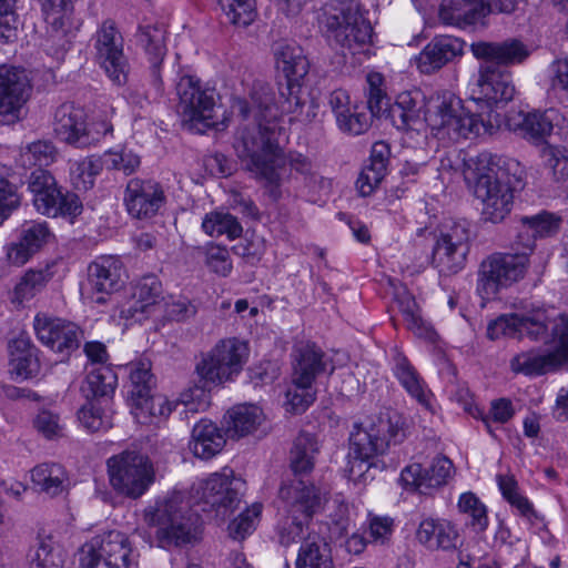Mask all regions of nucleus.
Listing matches in <instances>:
<instances>
[{
  "instance_id": "nucleus-1",
  "label": "nucleus",
  "mask_w": 568,
  "mask_h": 568,
  "mask_svg": "<svg viewBox=\"0 0 568 568\" xmlns=\"http://www.w3.org/2000/svg\"><path fill=\"white\" fill-rule=\"evenodd\" d=\"M252 108L241 103L243 116L254 112L257 124L243 128L234 143L242 164L256 178L270 184L277 182L276 172L281 159L278 144L280 128L276 123L277 108L271 105L272 91L268 85L254 87L251 94Z\"/></svg>"
},
{
  "instance_id": "nucleus-2",
  "label": "nucleus",
  "mask_w": 568,
  "mask_h": 568,
  "mask_svg": "<svg viewBox=\"0 0 568 568\" xmlns=\"http://www.w3.org/2000/svg\"><path fill=\"white\" fill-rule=\"evenodd\" d=\"M144 523L154 528L160 548L195 545L202 539L203 520L181 491H172L143 510Z\"/></svg>"
},
{
  "instance_id": "nucleus-3",
  "label": "nucleus",
  "mask_w": 568,
  "mask_h": 568,
  "mask_svg": "<svg viewBox=\"0 0 568 568\" xmlns=\"http://www.w3.org/2000/svg\"><path fill=\"white\" fill-rule=\"evenodd\" d=\"M550 328L552 352L559 362L568 364V313L551 317L544 307L525 306L524 313L504 314L487 326V336L538 339Z\"/></svg>"
},
{
  "instance_id": "nucleus-4",
  "label": "nucleus",
  "mask_w": 568,
  "mask_h": 568,
  "mask_svg": "<svg viewBox=\"0 0 568 568\" xmlns=\"http://www.w3.org/2000/svg\"><path fill=\"white\" fill-rule=\"evenodd\" d=\"M517 166L516 161L489 152L478 154L474 193L481 201V216L485 221L499 223L510 213L514 191L509 174Z\"/></svg>"
},
{
  "instance_id": "nucleus-5",
  "label": "nucleus",
  "mask_w": 568,
  "mask_h": 568,
  "mask_svg": "<svg viewBox=\"0 0 568 568\" xmlns=\"http://www.w3.org/2000/svg\"><path fill=\"white\" fill-rule=\"evenodd\" d=\"M428 125L437 134L450 140L468 139L481 134H493L499 125V115L468 106L460 111L459 101L453 95L444 97L429 113Z\"/></svg>"
},
{
  "instance_id": "nucleus-6",
  "label": "nucleus",
  "mask_w": 568,
  "mask_h": 568,
  "mask_svg": "<svg viewBox=\"0 0 568 568\" xmlns=\"http://www.w3.org/2000/svg\"><path fill=\"white\" fill-rule=\"evenodd\" d=\"M406 436V419L397 412L382 413L368 424H355L349 434V453L365 458L384 455L390 444Z\"/></svg>"
},
{
  "instance_id": "nucleus-7",
  "label": "nucleus",
  "mask_w": 568,
  "mask_h": 568,
  "mask_svg": "<svg viewBox=\"0 0 568 568\" xmlns=\"http://www.w3.org/2000/svg\"><path fill=\"white\" fill-rule=\"evenodd\" d=\"M106 468L111 487L131 499L143 496L155 480L151 459L138 450H123L111 456Z\"/></svg>"
},
{
  "instance_id": "nucleus-8",
  "label": "nucleus",
  "mask_w": 568,
  "mask_h": 568,
  "mask_svg": "<svg viewBox=\"0 0 568 568\" xmlns=\"http://www.w3.org/2000/svg\"><path fill=\"white\" fill-rule=\"evenodd\" d=\"M325 26L328 37L353 54L359 52L372 38L373 28L356 2L331 3L325 11Z\"/></svg>"
},
{
  "instance_id": "nucleus-9",
  "label": "nucleus",
  "mask_w": 568,
  "mask_h": 568,
  "mask_svg": "<svg viewBox=\"0 0 568 568\" xmlns=\"http://www.w3.org/2000/svg\"><path fill=\"white\" fill-rule=\"evenodd\" d=\"M248 355L246 342L236 337L224 338L201 355L195 373L205 384L223 385L240 375Z\"/></svg>"
},
{
  "instance_id": "nucleus-10",
  "label": "nucleus",
  "mask_w": 568,
  "mask_h": 568,
  "mask_svg": "<svg viewBox=\"0 0 568 568\" xmlns=\"http://www.w3.org/2000/svg\"><path fill=\"white\" fill-rule=\"evenodd\" d=\"M526 250L517 253H494L481 261L476 290L485 298H494L501 290L520 282L530 265Z\"/></svg>"
},
{
  "instance_id": "nucleus-11",
  "label": "nucleus",
  "mask_w": 568,
  "mask_h": 568,
  "mask_svg": "<svg viewBox=\"0 0 568 568\" xmlns=\"http://www.w3.org/2000/svg\"><path fill=\"white\" fill-rule=\"evenodd\" d=\"M242 481L232 470L211 474L193 484L190 498L193 504L214 518L224 520L241 501Z\"/></svg>"
},
{
  "instance_id": "nucleus-12",
  "label": "nucleus",
  "mask_w": 568,
  "mask_h": 568,
  "mask_svg": "<svg viewBox=\"0 0 568 568\" xmlns=\"http://www.w3.org/2000/svg\"><path fill=\"white\" fill-rule=\"evenodd\" d=\"M139 555L122 531L109 530L92 537L80 552V568H132Z\"/></svg>"
},
{
  "instance_id": "nucleus-13",
  "label": "nucleus",
  "mask_w": 568,
  "mask_h": 568,
  "mask_svg": "<svg viewBox=\"0 0 568 568\" xmlns=\"http://www.w3.org/2000/svg\"><path fill=\"white\" fill-rule=\"evenodd\" d=\"M469 100L490 114H497L495 110L504 108L516 94L511 73L505 68L483 61L478 68L477 77L469 84Z\"/></svg>"
},
{
  "instance_id": "nucleus-14",
  "label": "nucleus",
  "mask_w": 568,
  "mask_h": 568,
  "mask_svg": "<svg viewBox=\"0 0 568 568\" xmlns=\"http://www.w3.org/2000/svg\"><path fill=\"white\" fill-rule=\"evenodd\" d=\"M179 97V112L183 124L189 130L203 131L215 128L213 113L215 106V92L211 88H204L197 78L182 75L176 83Z\"/></svg>"
},
{
  "instance_id": "nucleus-15",
  "label": "nucleus",
  "mask_w": 568,
  "mask_h": 568,
  "mask_svg": "<svg viewBox=\"0 0 568 568\" xmlns=\"http://www.w3.org/2000/svg\"><path fill=\"white\" fill-rule=\"evenodd\" d=\"M276 70L286 80L285 88L281 87L280 108L283 112L295 113L302 105L300 95L302 82L310 70V63L304 50L296 43L280 42L274 48Z\"/></svg>"
},
{
  "instance_id": "nucleus-16",
  "label": "nucleus",
  "mask_w": 568,
  "mask_h": 568,
  "mask_svg": "<svg viewBox=\"0 0 568 568\" xmlns=\"http://www.w3.org/2000/svg\"><path fill=\"white\" fill-rule=\"evenodd\" d=\"M29 190L36 210L45 216H77L82 211L79 196L74 193H63L54 176L43 169H36L29 179Z\"/></svg>"
},
{
  "instance_id": "nucleus-17",
  "label": "nucleus",
  "mask_w": 568,
  "mask_h": 568,
  "mask_svg": "<svg viewBox=\"0 0 568 568\" xmlns=\"http://www.w3.org/2000/svg\"><path fill=\"white\" fill-rule=\"evenodd\" d=\"M469 223L466 220L449 221L442 225L433 248V265L442 275L462 271L469 252Z\"/></svg>"
},
{
  "instance_id": "nucleus-18",
  "label": "nucleus",
  "mask_w": 568,
  "mask_h": 568,
  "mask_svg": "<svg viewBox=\"0 0 568 568\" xmlns=\"http://www.w3.org/2000/svg\"><path fill=\"white\" fill-rule=\"evenodd\" d=\"M92 41L99 65L114 84L124 85L128 82L130 64L123 50V37L115 22L103 21Z\"/></svg>"
},
{
  "instance_id": "nucleus-19",
  "label": "nucleus",
  "mask_w": 568,
  "mask_h": 568,
  "mask_svg": "<svg viewBox=\"0 0 568 568\" xmlns=\"http://www.w3.org/2000/svg\"><path fill=\"white\" fill-rule=\"evenodd\" d=\"M40 1L47 23V36L42 45L48 54L52 55L57 61H61L70 44L68 31L71 26L73 0Z\"/></svg>"
},
{
  "instance_id": "nucleus-20",
  "label": "nucleus",
  "mask_w": 568,
  "mask_h": 568,
  "mask_svg": "<svg viewBox=\"0 0 568 568\" xmlns=\"http://www.w3.org/2000/svg\"><path fill=\"white\" fill-rule=\"evenodd\" d=\"M31 92L26 70L0 65V122L10 124L20 120L23 105Z\"/></svg>"
},
{
  "instance_id": "nucleus-21",
  "label": "nucleus",
  "mask_w": 568,
  "mask_h": 568,
  "mask_svg": "<svg viewBox=\"0 0 568 568\" xmlns=\"http://www.w3.org/2000/svg\"><path fill=\"white\" fill-rule=\"evenodd\" d=\"M54 237L47 222L27 221L21 224L18 236L4 247L7 262L16 267L27 264Z\"/></svg>"
},
{
  "instance_id": "nucleus-22",
  "label": "nucleus",
  "mask_w": 568,
  "mask_h": 568,
  "mask_svg": "<svg viewBox=\"0 0 568 568\" xmlns=\"http://www.w3.org/2000/svg\"><path fill=\"white\" fill-rule=\"evenodd\" d=\"M283 511L303 519H311L322 506L320 489L310 481L294 477L282 483L278 490Z\"/></svg>"
},
{
  "instance_id": "nucleus-23",
  "label": "nucleus",
  "mask_w": 568,
  "mask_h": 568,
  "mask_svg": "<svg viewBox=\"0 0 568 568\" xmlns=\"http://www.w3.org/2000/svg\"><path fill=\"white\" fill-rule=\"evenodd\" d=\"M453 474V463L445 456H437L427 469L418 463L407 465L402 470L399 480L406 489L428 494L430 489L446 485Z\"/></svg>"
},
{
  "instance_id": "nucleus-24",
  "label": "nucleus",
  "mask_w": 568,
  "mask_h": 568,
  "mask_svg": "<svg viewBox=\"0 0 568 568\" xmlns=\"http://www.w3.org/2000/svg\"><path fill=\"white\" fill-rule=\"evenodd\" d=\"M165 203L162 186L152 180L131 179L125 189L124 204L134 219L154 216Z\"/></svg>"
},
{
  "instance_id": "nucleus-25",
  "label": "nucleus",
  "mask_w": 568,
  "mask_h": 568,
  "mask_svg": "<svg viewBox=\"0 0 568 568\" xmlns=\"http://www.w3.org/2000/svg\"><path fill=\"white\" fill-rule=\"evenodd\" d=\"M33 327L38 339L57 353L75 349L82 334L77 324L45 314H38L34 317Z\"/></svg>"
},
{
  "instance_id": "nucleus-26",
  "label": "nucleus",
  "mask_w": 568,
  "mask_h": 568,
  "mask_svg": "<svg viewBox=\"0 0 568 568\" xmlns=\"http://www.w3.org/2000/svg\"><path fill=\"white\" fill-rule=\"evenodd\" d=\"M123 265L114 256H100L88 267V293L95 303H104L105 297L122 286Z\"/></svg>"
},
{
  "instance_id": "nucleus-27",
  "label": "nucleus",
  "mask_w": 568,
  "mask_h": 568,
  "mask_svg": "<svg viewBox=\"0 0 568 568\" xmlns=\"http://www.w3.org/2000/svg\"><path fill=\"white\" fill-rule=\"evenodd\" d=\"M465 42L453 36H437L428 42L416 58L417 69L433 74L464 54Z\"/></svg>"
},
{
  "instance_id": "nucleus-28",
  "label": "nucleus",
  "mask_w": 568,
  "mask_h": 568,
  "mask_svg": "<svg viewBox=\"0 0 568 568\" xmlns=\"http://www.w3.org/2000/svg\"><path fill=\"white\" fill-rule=\"evenodd\" d=\"M425 95L418 89L403 91L396 97L389 114L393 124L398 130L419 131L425 122L428 123V115H424Z\"/></svg>"
},
{
  "instance_id": "nucleus-29",
  "label": "nucleus",
  "mask_w": 568,
  "mask_h": 568,
  "mask_svg": "<svg viewBox=\"0 0 568 568\" xmlns=\"http://www.w3.org/2000/svg\"><path fill=\"white\" fill-rule=\"evenodd\" d=\"M87 113L83 108L73 103H63L54 112L53 130L63 142L75 146L85 148L89 138L84 135Z\"/></svg>"
},
{
  "instance_id": "nucleus-30",
  "label": "nucleus",
  "mask_w": 568,
  "mask_h": 568,
  "mask_svg": "<svg viewBox=\"0 0 568 568\" xmlns=\"http://www.w3.org/2000/svg\"><path fill=\"white\" fill-rule=\"evenodd\" d=\"M561 219L554 213L542 211L536 215L521 216L518 220L515 243L518 248L531 254L539 237L552 236L559 231Z\"/></svg>"
},
{
  "instance_id": "nucleus-31",
  "label": "nucleus",
  "mask_w": 568,
  "mask_h": 568,
  "mask_svg": "<svg viewBox=\"0 0 568 568\" xmlns=\"http://www.w3.org/2000/svg\"><path fill=\"white\" fill-rule=\"evenodd\" d=\"M489 10L486 0H443L438 16L444 24L465 28L484 24Z\"/></svg>"
},
{
  "instance_id": "nucleus-32",
  "label": "nucleus",
  "mask_w": 568,
  "mask_h": 568,
  "mask_svg": "<svg viewBox=\"0 0 568 568\" xmlns=\"http://www.w3.org/2000/svg\"><path fill=\"white\" fill-rule=\"evenodd\" d=\"M554 110L518 112L509 119L510 128L536 145H545L554 129Z\"/></svg>"
},
{
  "instance_id": "nucleus-33",
  "label": "nucleus",
  "mask_w": 568,
  "mask_h": 568,
  "mask_svg": "<svg viewBox=\"0 0 568 568\" xmlns=\"http://www.w3.org/2000/svg\"><path fill=\"white\" fill-rule=\"evenodd\" d=\"M417 540L429 549L454 550L457 548L459 532L448 519H423L416 530Z\"/></svg>"
},
{
  "instance_id": "nucleus-34",
  "label": "nucleus",
  "mask_w": 568,
  "mask_h": 568,
  "mask_svg": "<svg viewBox=\"0 0 568 568\" xmlns=\"http://www.w3.org/2000/svg\"><path fill=\"white\" fill-rule=\"evenodd\" d=\"M473 54L483 61H491L504 68V65L518 64L525 61L529 51L518 40L504 42H475L470 47Z\"/></svg>"
},
{
  "instance_id": "nucleus-35",
  "label": "nucleus",
  "mask_w": 568,
  "mask_h": 568,
  "mask_svg": "<svg viewBox=\"0 0 568 568\" xmlns=\"http://www.w3.org/2000/svg\"><path fill=\"white\" fill-rule=\"evenodd\" d=\"M165 34L166 30L163 24L142 26L138 32V42L148 55L151 63L153 82L158 89H161L162 87L160 65L168 51Z\"/></svg>"
},
{
  "instance_id": "nucleus-36",
  "label": "nucleus",
  "mask_w": 568,
  "mask_h": 568,
  "mask_svg": "<svg viewBox=\"0 0 568 568\" xmlns=\"http://www.w3.org/2000/svg\"><path fill=\"white\" fill-rule=\"evenodd\" d=\"M264 420V414L255 405H236L223 417L225 435L237 439L255 432Z\"/></svg>"
},
{
  "instance_id": "nucleus-37",
  "label": "nucleus",
  "mask_w": 568,
  "mask_h": 568,
  "mask_svg": "<svg viewBox=\"0 0 568 568\" xmlns=\"http://www.w3.org/2000/svg\"><path fill=\"white\" fill-rule=\"evenodd\" d=\"M295 352L294 381L313 385L315 378L326 371L327 361L324 352L313 343L301 344Z\"/></svg>"
},
{
  "instance_id": "nucleus-38",
  "label": "nucleus",
  "mask_w": 568,
  "mask_h": 568,
  "mask_svg": "<svg viewBox=\"0 0 568 568\" xmlns=\"http://www.w3.org/2000/svg\"><path fill=\"white\" fill-rule=\"evenodd\" d=\"M225 432L209 419H201L192 430L190 449L195 457L210 459L219 454L225 445Z\"/></svg>"
},
{
  "instance_id": "nucleus-39",
  "label": "nucleus",
  "mask_w": 568,
  "mask_h": 568,
  "mask_svg": "<svg viewBox=\"0 0 568 568\" xmlns=\"http://www.w3.org/2000/svg\"><path fill=\"white\" fill-rule=\"evenodd\" d=\"M36 348L30 339L18 336L9 343L10 373L17 378L28 379L39 371V361Z\"/></svg>"
},
{
  "instance_id": "nucleus-40",
  "label": "nucleus",
  "mask_w": 568,
  "mask_h": 568,
  "mask_svg": "<svg viewBox=\"0 0 568 568\" xmlns=\"http://www.w3.org/2000/svg\"><path fill=\"white\" fill-rule=\"evenodd\" d=\"M163 300L162 283L155 275H145L136 281L132 292L133 314H151Z\"/></svg>"
},
{
  "instance_id": "nucleus-41",
  "label": "nucleus",
  "mask_w": 568,
  "mask_h": 568,
  "mask_svg": "<svg viewBox=\"0 0 568 568\" xmlns=\"http://www.w3.org/2000/svg\"><path fill=\"white\" fill-rule=\"evenodd\" d=\"M318 450V444L312 435L301 433L295 438L290 453V466L295 477L313 470Z\"/></svg>"
},
{
  "instance_id": "nucleus-42",
  "label": "nucleus",
  "mask_w": 568,
  "mask_h": 568,
  "mask_svg": "<svg viewBox=\"0 0 568 568\" xmlns=\"http://www.w3.org/2000/svg\"><path fill=\"white\" fill-rule=\"evenodd\" d=\"M562 364L556 357L554 352L540 353L529 351L520 353L513 357L510 367L515 373L525 375H540L552 371Z\"/></svg>"
},
{
  "instance_id": "nucleus-43",
  "label": "nucleus",
  "mask_w": 568,
  "mask_h": 568,
  "mask_svg": "<svg viewBox=\"0 0 568 568\" xmlns=\"http://www.w3.org/2000/svg\"><path fill=\"white\" fill-rule=\"evenodd\" d=\"M31 480L40 491L53 497L64 490L68 476L60 464L43 463L31 470Z\"/></svg>"
},
{
  "instance_id": "nucleus-44",
  "label": "nucleus",
  "mask_w": 568,
  "mask_h": 568,
  "mask_svg": "<svg viewBox=\"0 0 568 568\" xmlns=\"http://www.w3.org/2000/svg\"><path fill=\"white\" fill-rule=\"evenodd\" d=\"M295 568H335L332 557L320 536H307L302 542Z\"/></svg>"
},
{
  "instance_id": "nucleus-45",
  "label": "nucleus",
  "mask_w": 568,
  "mask_h": 568,
  "mask_svg": "<svg viewBox=\"0 0 568 568\" xmlns=\"http://www.w3.org/2000/svg\"><path fill=\"white\" fill-rule=\"evenodd\" d=\"M131 406L135 418L142 424L152 423L154 417L166 418L175 409V404L165 396L150 395V393L132 400Z\"/></svg>"
},
{
  "instance_id": "nucleus-46",
  "label": "nucleus",
  "mask_w": 568,
  "mask_h": 568,
  "mask_svg": "<svg viewBox=\"0 0 568 568\" xmlns=\"http://www.w3.org/2000/svg\"><path fill=\"white\" fill-rule=\"evenodd\" d=\"M397 304L408 329L420 338H425L427 341L435 339V331L422 318L419 307L410 293L403 292L402 294H398Z\"/></svg>"
},
{
  "instance_id": "nucleus-47",
  "label": "nucleus",
  "mask_w": 568,
  "mask_h": 568,
  "mask_svg": "<svg viewBox=\"0 0 568 568\" xmlns=\"http://www.w3.org/2000/svg\"><path fill=\"white\" fill-rule=\"evenodd\" d=\"M394 374L406 392L420 404L427 403L428 390L415 367L405 356L395 358Z\"/></svg>"
},
{
  "instance_id": "nucleus-48",
  "label": "nucleus",
  "mask_w": 568,
  "mask_h": 568,
  "mask_svg": "<svg viewBox=\"0 0 568 568\" xmlns=\"http://www.w3.org/2000/svg\"><path fill=\"white\" fill-rule=\"evenodd\" d=\"M458 513L466 516V526L477 534L484 532L488 525L486 505L471 491L463 493L457 501Z\"/></svg>"
},
{
  "instance_id": "nucleus-49",
  "label": "nucleus",
  "mask_w": 568,
  "mask_h": 568,
  "mask_svg": "<svg viewBox=\"0 0 568 568\" xmlns=\"http://www.w3.org/2000/svg\"><path fill=\"white\" fill-rule=\"evenodd\" d=\"M202 230L211 237L226 235L230 240L240 237L243 232V227L237 219L223 211H213L205 214L202 221Z\"/></svg>"
},
{
  "instance_id": "nucleus-50",
  "label": "nucleus",
  "mask_w": 568,
  "mask_h": 568,
  "mask_svg": "<svg viewBox=\"0 0 568 568\" xmlns=\"http://www.w3.org/2000/svg\"><path fill=\"white\" fill-rule=\"evenodd\" d=\"M52 265L30 268L14 287V300L19 303L31 300L52 278Z\"/></svg>"
},
{
  "instance_id": "nucleus-51",
  "label": "nucleus",
  "mask_w": 568,
  "mask_h": 568,
  "mask_svg": "<svg viewBox=\"0 0 568 568\" xmlns=\"http://www.w3.org/2000/svg\"><path fill=\"white\" fill-rule=\"evenodd\" d=\"M62 547L51 537H41L34 552L30 556L29 568H63Z\"/></svg>"
},
{
  "instance_id": "nucleus-52",
  "label": "nucleus",
  "mask_w": 568,
  "mask_h": 568,
  "mask_svg": "<svg viewBox=\"0 0 568 568\" xmlns=\"http://www.w3.org/2000/svg\"><path fill=\"white\" fill-rule=\"evenodd\" d=\"M103 169L101 159L88 156L74 161L70 166L71 182L79 191H88L94 185L95 178Z\"/></svg>"
},
{
  "instance_id": "nucleus-53",
  "label": "nucleus",
  "mask_w": 568,
  "mask_h": 568,
  "mask_svg": "<svg viewBox=\"0 0 568 568\" xmlns=\"http://www.w3.org/2000/svg\"><path fill=\"white\" fill-rule=\"evenodd\" d=\"M126 369L131 382L130 400L148 395L153 384L151 363L148 359H140L128 364Z\"/></svg>"
},
{
  "instance_id": "nucleus-54",
  "label": "nucleus",
  "mask_w": 568,
  "mask_h": 568,
  "mask_svg": "<svg viewBox=\"0 0 568 568\" xmlns=\"http://www.w3.org/2000/svg\"><path fill=\"white\" fill-rule=\"evenodd\" d=\"M114 108L110 103H104L99 113L94 114L90 124L85 122L84 135L89 140L85 148L100 143L108 135L113 133L112 118L114 115Z\"/></svg>"
},
{
  "instance_id": "nucleus-55",
  "label": "nucleus",
  "mask_w": 568,
  "mask_h": 568,
  "mask_svg": "<svg viewBox=\"0 0 568 568\" xmlns=\"http://www.w3.org/2000/svg\"><path fill=\"white\" fill-rule=\"evenodd\" d=\"M262 504L254 503L229 524V536L234 540H243L251 535L260 520Z\"/></svg>"
},
{
  "instance_id": "nucleus-56",
  "label": "nucleus",
  "mask_w": 568,
  "mask_h": 568,
  "mask_svg": "<svg viewBox=\"0 0 568 568\" xmlns=\"http://www.w3.org/2000/svg\"><path fill=\"white\" fill-rule=\"evenodd\" d=\"M87 384L93 396H109L118 385V376L108 365H100L89 371Z\"/></svg>"
},
{
  "instance_id": "nucleus-57",
  "label": "nucleus",
  "mask_w": 568,
  "mask_h": 568,
  "mask_svg": "<svg viewBox=\"0 0 568 568\" xmlns=\"http://www.w3.org/2000/svg\"><path fill=\"white\" fill-rule=\"evenodd\" d=\"M55 146L48 141H37L29 144L20 154V162L23 166L38 165L48 166L57 159Z\"/></svg>"
},
{
  "instance_id": "nucleus-58",
  "label": "nucleus",
  "mask_w": 568,
  "mask_h": 568,
  "mask_svg": "<svg viewBox=\"0 0 568 568\" xmlns=\"http://www.w3.org/2000/svg\"><path fill=\"white\" fill-rule=\"evenodd\" d=\"M229 21L246 27L255 19L254 0H217Z\"/></svg>"
},
{
  "instance_id": "nucleus-59",
  "label": "nucleus",
  "mask_w": 568,
  "mask_h": 568,
  "mask_svg": "<svg viewBox=\"0 0 568 568\" xmlns=\"http://www.w3.org/2000/svg\"><path fill=\"white\" fill-rule=\"evenodd\" d=\"M540 155L551 170L555 180H568V149L545 144L541 148Z\"/></svg>"
},
{
  "instance_id": "nucleus-60",
  "label": "nucleus",
  "mask_w": 568,
  "mask_h": 568,
  "mask_svg": "<svg viewBox=\"0 0 568 568\" xmlns=\"http://www.w3.org/2000/svg\"><path fill=\"white\" fill-rule=\"evenodd\" d=\"M310 519L287 515L284 513L283 517L277 524V537L281 545L288 547L303 539L304 526Z\"/></svg>"
},
{
  "instance_id": "nucleus-61",
  "label": "nucleus",
  "mask_w": 568,
  "mask_h": 568,
  "mask_svg": "<svg viewBox=\"0 0 568 568\" xmlns=\"http://www.w3.org/2000/svg\"><path fill=\"white\" fill-rule=\"evenodd\" d=\"M315 399L313 385H304L298 381L292 379V386L286 392L287 410L293 413H303Z\"/></svg>"
},
{
  "instance_id": "nucleus-62",
  "label": "nucleus",
  "mask_w": 568,
  "mask_h": 568,
  "mask_svg": "<svg viewBox=\"0 0 568 568\" xmlns=\"http://www.w3.org/2000/svg\"><path fill=\"white\" fill-rule=\"evenodd\" d=\"M515 410L511 402L506 398H499L491 402L488 414H484L479 409L476 418H480L487 432L494 436L493 424H505L513 418Z\"/></svg>"
},
{
  "instance_id": "nucleus-63",
  "label": "nucleus",
  "mask_w": 568,
  "mask_h": 568,
  "mask_svg": "<svg viewBox=\"0 0 568 568\" xmlns=\"http://www.w3.org/2000/svg\"><path fill=\"white\" fill-rule=\"evenodd\" d=\"M374 468H378V460L376 458H365L348 452L345 471L354 483L365 484L367 480L373 479L371 470Z\"/></svg>"
},
{
  "instance_id": "nucleus-64",
  "label": "nucleus",
  "mask_w": 568,
  "mask_h": 568,
  "mask_svg": "<svg viewBox=\"0 0 568 568\" xmlns=\"http://www.w3.org/2000/svg\"><path fill=\"white\" fill-rule=\"evenodd\" d=\"M205 264L221 276H227L233 268L229 250L213 243L205 247Z\"/></svg>"
}]
</instances>
